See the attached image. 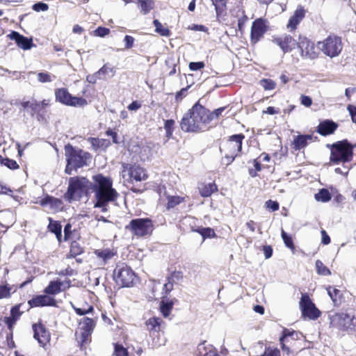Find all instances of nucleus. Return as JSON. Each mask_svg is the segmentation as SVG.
I'll return each mask as SVG.
<instances>
[{"label": "nucleus", "instance_id": "nucleus-1", "mask_svg": "<svg viewBox=\"0 0 356 356\" xmlns=\"http://www.w3.org/2000/svg\"><path fill=\"white\" fill-rule=\"evenodd\" d=\"M181 129L186 132L204 131L209 127L207 108L196 103L183 117Z\"/></svg>", "mask_w": 356, "mask_h": 356}, {"label": "nucleus", "instance_id": "nucleus-2", "mask_svg": "<svg viewBox=\"0 0 356 356\" xmlns=\"http://www.w3.org/2000/svg\"><path fill=\"white\" fill-rule=\"evenodd\" d=\"M95 182L94 191L95 193L96 203L95 207L102 208V211H107L106 205L108 202L115 201L118 194L112 187V181L102 175H97L93 177Z\"/></svg>", "mask_w": 356, "mask_h": 356}, {"label": "nucleus", "instance_id": "nucleus-3", "mask_svg": "<svg viewBox=\"0 0 356 356\" xmlns=\"http://www.w3.org/2000/svg\"><path fill=\"white\" fill-rule=\"evenodd\" d=\"M65 155L67 161L65 172L67 175H71L73 170L88 165L91 159L90 153L75 148L70 144L65 146Z\"/></svg>", "mask_w": 356, "mask_h": 356}, {"label": "nucleus", "instance_id": "nucleus-4", "mask_svg": "<svg viewBox=\"0 0 356 356\" xmlns=\"http://www.w3.org/2000/svg\"><path fill=\"white\" fill-rule=\"evenodd\" d=\"M92 185V183L86 177H71L69 180L67 191L63 197L68 202L79 200L83 193H88Z\"/></svg>", "mask_w": 356, "mask_h": 356}, {"label": "nucleus", "instance_id": "nucleus-5", "mask_svg": "<svg viewBox=\"0 0 356 356\" xmlns=\"http://www.w3.org/2000/svg\"><path fill=\"white\" fill-rule=\"evenodd\" d=\"M353 157V147L347 140L338 141L331 145L330 161L334 164L346 163Z\"/></svg>", "mask_w": 356, "mask_h": 356}, {"label": "nucleus", "instance_id": "nucleus-6", "mask_svg": "<svg viewBox=\"0 0 356 356\" xmlns=\"http://www.w3.org/2000/svg\"><path fill=\"white\" fill-rule=\"evenodd\" d=\"M330 319L332 327L341 330H356V317L353 312L336 313Z\"/></svg>", "mask_w": 356, "mask_h": 356}, {"label": "nucleus", "instance_id": "nucleus-7", "mask_svg": "<svg viewBox=\"0 0 356 356\" xmlns=\"http://www.w3.org/2000/svg\"><path fill=\"white\" fill-rule=\"evenodd\" d=\"M125 228L137 237L150 234L153 230V223L149 218H136L130 221Z\"/></svg>", "mask_w": 356, "mask_h": 356}, {"label": "nucleus", "instance_id": "nucleus-8", "mask_svg": "<svg viewBox=\"0 0 356 356\" xmlns=\"http://www.w3.org/2000/svg\"><path fill=\"white\" fill-rule=\"evenodd\" d=\"M318 48L327 56H337L342 50V42L340 37L329 35L325 40L318 42Z\"/></svg>", "mask_w": 356, "mask_h": 356}, {"label": "nucleus", "instance_id": "nucleus-9", "mask_svg": "<svg viewBox=\"0 0 356 356\" xmlns=\"http://www.w3.org/2000/svg\"><path fill=\"white\" fill-rule=\"evenodd\" d=\"M113 277L117 284L123 287H129L136 277L135 273L127 264H118L113 271Z\"/></svg>", "mask_w": 356, "mask_h": 356}, {"label": "nucleus", "instance_id": "nucleus-10", "mask_svg": "<svg viewBox=\"0 0 356 356\" xmlns=\"http://www.w3.org/2000/svg\"><path fill=\"white\" fill-rule=\"evenodd\" d=\"M55 97L57 102L67 106L83 107L88 104L84 98L74 97L69 93L66 88H63L56 90Z\"/></svg>", "mask_w": 356, "mask_h": 356}, {"label": "nucleus", "instance_id": "nucleus-11", "mask_svg": "<svg viewBox=\"0 0 356 356\" xmlns=\"http://www.w3.org/2000/svg\"><path fill=\"white\" fill-rule=\"evenodd\" d=\"M293 56H300L304 58H315L317 56V54L315 51L314 43L309 40L307 38L300 37L297 43L296 51L294 52Z\"/></svg>", "mask_w": 356, "mask_h": 356}, {"label": "nucleus", "instance_id": "nucleus-12", "mask_svg": "<svg viewBox=\"0 0 356 356\" xmlns=\"http://www.w3.org/2000/svg\"><path fill=\"white\" fill-rule=\"evenodd\" d=\"M300 308L302 315L309 319L316 320L321 315V312L316 307L307 293L302 295L300 301Z\"/></svg>", "mask_w": 356, "mask_h": 356}, {"label": "nucleus", "instance_id": "nucleus-13", "mask_svg": "<svg viewBox=\"0 0 356 356\" xmlns=\"http://www.w3.org/2000/svg\"><path fill=\"white\" fill-rule=\"evenodd\" d=\"M244 138L245 136L242 134L229 136L224 144L223 147L220 149V152L238 156L241 151L242 143Z\"/></svg>", "mask_w": 356, "mask_h": 356}, {"label": "nucleus", "instance_id": "nucleus-14", "mask_svg": "<svg viewBox=\"0 0 356 356\" xmlns=\"http://www.w3.org/2000/svg\"><path fill=\"white\" fill-rule=\"evenodd\" d=\"M95 326V321L90 318L83 317L79 321V330L80 332V340L81 345L87 343L90 340L91 335Z\"/></svg>", "mask_w": 356, "mask_h": 356}, {"label": "nucleus", "instance_id": "nucleus-15", "mask_svg": "<svg viewBox=\"0 0 356 356\" xmlns=\"http://www.w3.org/2000/svg\"><path fill=\"white\" fill-rule=\"evenodd\" d=\"M273 42L280 47L282 51L286 53L296 52L297 42L289 35H282L280 37L273 38Z\"/></svg>", "mask_w": 356, "mask_h": 356}, {"label": "nucleus", "instance_id": "nucleus-16", "mask_svg": "<svg viewBox=\"0 0 356 356\" xmlns=\"http://www.w3.org/2000/svg\"><path fill=\"white\" fill-rule=\"evenodd\" d=\"M124 171H127L128 176L131 181H141L147 179L145 170L139 165H124Z\"/></svg>", "mask_w": 356, "mask_h": 356}, {"label": "nucleus", "instance_id": "nucleus-17", "mask_svg": "<svg viewBox=\"0 0 356 356\" xmlns=\"http://www.w3.org/2000/svg\"><path fill=\"white\" fill-rule=\"evenodd\" d=\"M8 37L10 40H15L17 47L23 50H29L35 46L32 38H28L16 31H12L8 35Z\"/></svg>", "mask_w": 356, "mask_h": 356}, {"label": "nucleus", "instance_id": "nucleus-18", "mask_svg": "<svg viewBox=\"0 0 356 356\" xmlns=\"http://www.w3.org/2000/svg\"><path fill=\"white\" fill-rule=\"evenodd\" d=\"M34 338L38 341L39 344L44 347L50 340V334L46 328L41 324L33 325Z\"/></svg>", "mask_w": 356, "mask_h": 356}, {"label": "nucleus", "instance_id": "nucleus-19", "mask_svg": "<svg viewBox=\"0 0 356 356\" xmlns=\"http://www.w3.org/2000/svg\"><path fill=\"white\" fill-rule=\"evenodd\" d=\"M29 307L54 306L56 305V300L47 295L36 296L28 301Z\"/></svg>", "mask_w": 356, "mask_h": 356}, {"label": "nucleus", "instance_id": "nucleus-20", "mask_svg": "<svg viewBox=\"0 0 356 356\" xmlns=\"http://www.w3.org/2000/svg\"><path fill=\"white\" fill-rule=\"evenodd\" d=\"M300 335L301 334L298 332L293 330L291 331L288 329H284L283 330L282 336L280 339L282 350L289 355L290 350L286 343H289L291 340L295 341L298 339Z\"/></svg>", "mask_w": 356, "mask_h": 356}, {"label": "nucleus", "instance_id": "nucleus-21", "mask_svg": "<svg viewBox=\"0 0 356 356\" xmlns=\"http://www.w3.org/2000/svg\"><path fill=\"white\" fill-rule=\"evenodd\" d=\"M163 324V320L160 317L156 316L151 317L145 322V325L150 337H153L156 333L160 332Z\"/></svg>", "mask_w": 356, "mask_h": 356}, {"label": "nucleus", "instance_id": "nucleus-22", "mask_svg": "<svg viewBox=\"0 0 356 356\" xmlns=\"http://www.w3.org/2000/svg\"><path fill=\"white\" fill-rule=\"evenodd\" d=\"M314 138L312 134H302L294 137L292 145L295 150H300L306 147Z\"/></svg>", "mask_w": 356, "mask_h": 356}, {"label": "nucleus", "instance_id": "nucleus-23", "mask_svg": "<svg viewBox=\"0 0 356 356\" xmlns=\"http://www.w3.org/2000/svg\"><path fill=\"white\" fill-rule=\"evenodd\" d=\"M23 307V304L17 305L11 308L10 316L4 318V323L7 325L9 330H12L13 327L15 324L16 321L19 318L23 311H21V307Z\"/></svg>", "mask_w": 356, "mask_h": 356}, {"label": "nucleus", "instance_id": "nucleus-24", "mask_svg": "<svg viewBox=\"0 0 356 356\" xmlns=\"http://www.w3.org/2000/svg\"><path fill=\"white\" fill-rule=\"evenodd\" d=\"M337 127V124L334 122L325 120L319 123L316 131L321 136H327L333 134Z\"/></svg>", "mask_w": 356, "mask_h": 356}, {"label": "nucleus", "instance_id": "nucleus-25", "mask_svg": "<svg viewBox=\"0 0 356 356\" xmlns=\"http://www.w3.org/2000/svg\"><path fill=\"white\" fill-rule=\"evenodd\" d=\"M267 31L266 24H252L251 28V42L257 43Z\"/></svg>", "mask_w": 356, "mask_h": 356}, {"label": "nucleus", "instance_id": "nucleus-26", "mask_svg": "<svg viewBox=\"0 0 356 356\" xmlns=\"http://www.w3.org/2000/svg\"><path fill=\"white\" fill-rule=\"evenodd\" d=\"M65 288L70 286V281L60 282V281H51L49 285L45 288L44 292L49 295H56L62 291V287Z\"/></svg>", "mask_w": 356, "mask_h": 356}, {"label": "nucleus", "instance_id": "nucleus-27", "mask_svg": "<svg viewBox=\"0 0 356 356\" xmlns=\"http://www.w3.org/2000/svg\"><path fill=\"white\" fill-rule=\"evenodd\" d=\"M40 203L42 207L49 205L54 211H58L63 207V202L60 200L49 195L41 200Z\"/></svg>", "mask_w": 356, "mask_h": 356}, {"label": "nucleus", "instance_id": "nucleus-28", "mask_svg": "<svg viewBox=\"0 0 356 356\" xmlns=\"http://www.w3.org/2000/svg\"><path fill=\"white\" fill-rule=\"evenodd\" d=\"M88 141L90 143L92 149L95 151H97L99 149H104L110 144L108 140L102 138H88Z\"/></svg>", "mask_w": 356, "mask_h": 356}, {"label": "nucleus", "instance_id": "nucleus-29", "mask_svg": "<svg viewBox=\"0 0 356 356\" xmlns=\"http://www.w3.org/2000/svg\"><path fill=\"white\" fill-rule=\"evenodd\" d=\"M327 291L334 305L336 306L339 305L342 297L341 291L333 286H329L327 288Z\"/></svg>", "mask_w": 356, "mask_h": 356}, {"label": "nucleus", "instance_id": "nucleus-30", "mask_svg": "<svg viewBox=\"0 0 356 356\" xmlns=\"http://www.w3.org/2000/svg\"><path fill=\"white\" fill-rule=\"evenodd\" d=\"M199 190L201 196L207 197L211 196L215 191L218 190V188L214 183H209L207 184L202 185L199 187Z\"/></svg>", "mask_w": 356, "mask_h": 356}, {"label": "nucleus", "instance_id": "nucleus-31", "mask_svg": "<svg viewBox=\"0 0 356 356\" xmlns=\"http://www.w3.org/2000/svg\"><path fill=\"white\" fill-rule=\"evenodd\" d=\"M138 4V7L140 9L141 13L143 14L148 13L154 6L153 0H136V3Z\"/></svg>", "mask_w": 356, "mask_h": 356}, {"label": "nucleus", "instance_id": "nucleus-32", "mask_svg": "<svg viewBox=\"0 0 356 356\" xmlns=\"http://www.w3.org/2000/svg\"><path fill=\"white\" fill-rule=\"evenodd\" d=\"M22 106L24 109L31 112L32 114L42 111L40 108L42 104H39L38 102L35 100L31 102H24L22 103Z\"/></svg>", "mask_w": 356, "mask_h": 356}, {"label": "nucleus", "instance_id": "nucleus-33", "mask_svg": "<svg viewBox=\"0 0 356 356\" xmlns=\"http://www.w3.org/2000/svg\"><path fill=\"white\" fill-rule=\"evenodd\" d=\"M95 254L96 256L100 259H102L104 262H106L108 260L112 259L113 256L115 254L113 250L110 249H104V250H96L95 251Z\"/></svg>", "mask_w": 356, "mask_h": 356}, {"label": "nucleus", "instance_id": "nucleus-34", "mask_svg": "<svg viewBox=\"0 0 356 356\" xmlns=\"http://www.w3.org/2000/svg\"><path fill=\"white\" fill-rule=\"evenodd\" d=\"M173 308V302L170 301H164L162 300L160 302V312L162 314L163 316L167 318L171 313V311Z\"/></svg>", "mask_w": 356, "mask_h": 356}, {"label": "nucleus", "instance_id": "nucleus-35", "mask_svg": "<svg viewBox=\"0 0 356 356\" xmlns=\"http://www.w3.org/2000/svg\"><path fill=\"white\" fill-rule=\"evenodd\" d=\"M305 15V10L302 6H299L293 15L289 18L288 22H300Z\"/></svg>", "mask_w": 356, "mask_h": 356}, {"label": "nucleus", "instance_id": "nucleus-36", "mask_svg": "<svg viewBox=\"0 0 356 356\" xmlns=\"http://www.w3.org/2000/svg\"><path fill=\"white\" fill-rule=\"evenodd\" d=\"M218 17L223 16L226 10V0H212Z\"/></svg>", "mask_w": 356, "mask_h": 356}, {"label": "nucleus", "instance_id": "nucleus-37", "mask_svg": "<svg viewBox=\"0 0 356 356\" xmlns=\"http://www.w3.org/2000/svg\"><path fill=\"white\" fill-rule=\"evenodd\" d=\"M48 228L49 231L52 233H54L57 239L60 241V238L62 236L61 233V225L56 221L50 220V222L48 225Z\"/></svg>", "mask_w": 356, "mask_h": 356}, {"label": "nucleus", "instance_id": "nucleus-38", "mask_svg": "<svg viewBox=\"0 0 356 356\" xmlns=\"http://www.w3.org/2000/svg\"><path fill=\"white\" fill-rule=\"evenodd\" d=\"M315 199L318 202H327L331 200V195L327 189L322 188L315 194Z\"/></svg>", "mask_w": 356, "mask_h": 356}, {"label": "nucleus", "instance_id": "nucleus-39", "mask_svg": "<svg viewBox=\"0 0 356 356\" xmlns=\"http://www.w3.org/2000/svg\"><path fill=\"white\" fill-rule=\"evenodd\" d=\"M194 231L201 234V236L203 238V240H204L207 238H213L216 236V233L214 230L210 227L198 228L197 229H195Z\"/></svg>", "mask_w": 356, "mask_h": 356}, {"label": "nucleus", "instance_id": "nucleus-40", "mask_svg": "<svg viewBox=\"0 0 356 356\" xmlns=\"http://www.w3.org/2000/svg\"><path fill=\"white\" fill-rule=\"evenodd\" d=\"M315 265L318 274L324 276L330 275L331 274V271L323 264L321 261L317 260Z\"/></svg>", "mask_w": 356, "mask_h": 356}, {"label": "nucleus", "instance_id": "nucleus-41", "mask_svg": "<svg viewBox=\"0 0 356 356\" xmlns=\"http://www.w3.org/2000/svg\"><path fill=\"white\" fill-rule=\"evenodd\" d=\"M184 198L179 196H168L167 208L168 209L174 208L175 206L183 202Z\"/></svg>", "mask_w": 356, "mask_h": 356}, {"label": "nucleus", "instance_id": "nucleus-42", "mask_svg": "<svg viewBox=\"0 0 356 356\" xmlns=\"http://www.w3.org/2000/svg\"><path fill=\"white\" fill-rule=\"evenodd\" d=\"M259 84L264 88L266 90H273L276 83L274 81L268 79H263L259 81Z\"/></svg>", "mask_w": 356, "mask_h": 356}, {"label": "nucleus", "instance_id": "nucleus-43", "mask_svg": "<svg viewBox=\"0 0 356 356\" xmlns=\"http://www.w3.org/2000/svg\"><path fill=\"white\" fill-rule=\"evenodd\" d=\"M225 110V107H220V108H218L216 110H214L213 112H210L208 109H207V114H208V117L209 118V123L214 120H216L219 118V116L222 114V113Z\"/></svg>", "mask_w": 356, "mask_h": 356}, {"label": "nucleus", "instance_id": "nucleus-44", "mask_svg": "<svg viewBox=\"0 0 356 356\" xmlns=\"http://www.w3.org/2000/svg\"><path fill=\"white\" fill-rule=\"evenodd\" d=\"M114 355L115 356H128L129 353L127 348H125L122 345L115 343L114 345Z\"/></svg>", "mask_w": 356, "mask_h": 356}, {"label": "nucleus", "instance_id": "nucleus-45", "mask_svg": "<svg viewBox=\"0 0 356 356\" xmlns=\"http://www.w3.org/2000/svg\"><path fill=\"white\" fill-rule=\"evenodd\" d=\"M115 70L113 67H110L106 65H104L99 71H97V74L100 75V76L108 75L111 77L114 75Z\"/></svg>", "mask_w": 356, "mask_h": 356}, {"label": "nucleus", "instance_id": "nucleus-46", "mask_svg": "<svg viewBox=\"0 0 356 356\" xmlns=\"http://www.w3.org/2000/svg\"><path fill=\"white\" fill-rule=\"evenodd\" d=\"M282 238L285 244V245L290 248L293 250L294 249V244L293 242V240L290 236H289L284 229H282Z\"/></svg>", "mask_w": 356, "mask_h": 356}, {"label": "nucleus", "instance_id": "nucleus-47", "mask_svg": "<svg viewBox=\"0 0 356 356\" xmlns=\"http://www.w3.org/2000/svg\"><path fill=\"white\" fill-rule=\"evenodd\" d=\"M1 163L11 170H15L19 168V165L17 164V163L15 160L10 159L8 158L2 159Z\"/></svg>", "mask_w": 356, "mask_h": 356}, {"label": "nucleus", "instance_id": "nucleus-48", "mask_svg": "<svg viewBox=\"0 0 356 356\" xmlns=\"http://www.w3.org/2000/svg\"><path fill=\"white\" fill-rule=\"evenodd\" d=\"M209 344H207L206 341L200 343L197 347V356H207V350H209Z\"/></svg>", "mask_w": 356, "mask_h": 356}, {"label": "nucleus", "instance_id": "nucleus-49", "mask_svg": "<svg viewBox=\"0 0 356 356\" xmlns=\"http://www.w3.org/2000/svg\"><path fill=\"white\" fill-rule=\"evenodd\" d=\"M83 252L82 248L76 242H73L70 247V254L71 257H75L76 256L81 254Z\"/></svg>", "mask_w": 356, "mask_h": 356}, {"label": "nucleus", "instance_id": "nucleus-50", "mask_svg": "<svg viewBox=\"0 0 356 356\" xmlns=\"http://www.w3.org/2000/svg\"><path fill=\"white\" fill-rule=\"evenodd\" d=\"M156 336L152 337L153 338L152 343L154 346L159 347L161 346H164L166 343V339L165 337H161V334L160 332L156 333Z\"/></svg>", "mask_w": 356, "mask_h": 356}, {"label": "nucleus", "instance_id": "nucleus-51", "mask_svg": "<svg viewBox=\"0 0 356 356\" xmlns=\"http://www.w3.org/2000/svg\"><path fill=\"white\" fill-rule=\"evenodd\" d=\"M156 29L155 31L161 35L168 36L170 35L169 29L165 27L163 24H154Z\"/></svg>", "mask_w": 356, "mask_h": 356}, {"label": "nucleus", "instance_id": "nucleus-52", "mask_svg": "<svg viewBox=\"0 0 356 356\" xmlns=\"http://www.w3.org/2000/svg\"><path fill=\"white\" fill-rule=\"evenodd\" d=\"M37 76L38 80L40 83H49L52 81L51 74L47 72H40Z\"/></svg>", "mask_w": 356, "mask_h": 356}, {"label": "nucleus", "instance_id": "nucleus-53", "mask_svg": "<svg viewBox=\"0 0 356 356\" xmlns=\"http://www.w3.org/2000/svg\"><path fill=\"white\" fill-rule=\"evenodd\" d=\"M75 312L80 316L92 313L94 308L92 305L88 306L87 308H78L73 306Z\"/></svg>", "mask_w": 356, "mask_h": 356}, {"label": "nucleus", "instance_id": "nucleus-54", "mask_svg": "<svg viewBox=\"0 0 356 356\" xmlns=\"http://www.w3.org/2000/svg\"><path fill=\"white\" fill-rule=\"evenodd\" d=\"M32 8L36 12L46 11L49 9L48 4L43 2H38L33 5Z\"/></svg>", "mask_w": 356, "mask_h": 356}, {"label": "nucleus", "instance_id": "nucleus-55", "mask_svg": "<svg viewBox=\"0 0 356 356\" xmlns=\"http://www.w3.org/2000/svg\"><path fill=\"white\" fill-rule=\"evenodd\" d=\"M182 278L183 273L181 271H174L168 277V280H170L174 283L182 280Z\"/></svg>", "mask_w": 356, "mask_h": 356}, {"label": "nucleus", "instance_id": "nucleus-56", "mask_svg": "<svg viewBox=\"0 0 356 356\" xmlns=\"http://www.w3.org/2000/svg\"><path fill=\"white\" fill-rule=\"evenodd\" d=\"M261 356H280V353L277 348H266Z\"/></svg>", "mask_w": 356, "mask_h": 356}, {"label": "nucleus", "instance_id": "nucleus-57", "mask_svg": "<svg viewBox=\"0 0 356 356\" xmlns=\"http://www.w3.org/2000/svg\"><path fill=\"white\" fill-rule=\"evenodd\" d=\"M237 156L225 153V157L222 159V163L225 165H230L235 159Z\"/></svg>", "mask_w": 356, "mask_h": 356}, {"label": "nucleus", "instance_id": "nucleus-58", "mask_svg": "<svg viewBox=\"0 0 356 356\" xmlns=\"http://www.w3.org/2000/svg\"><path fill=\"white\" fill-rule=\"evenodd\" d=\"M266 207L272 211H275L279 209L278 202L270 200L266 202Z\"/></svg>", "mask_w": 356, "mask_h": 356}, {"label": "nucleus", "instance_id": "nucleus-59", "mask_svg": "<svg viewBox=\"0 0 356 356\" xmlns=\"http://www.w3.org/2000/svg\"><path fill=\"white\" fill-rule=\"evenodd\" d=\"M204 67L203 62H191L189 64V68L192 71L199 70Z\"/></svg>", "mask_w": 356, "mask_h": 356}, {"label": "nucleus", "instance_id": "nucleus-60", "mask_svg": "<svg viewBox=\"0 0 356 356\" xmlns=\"http://www.w3.org/2000/svg\"><path fill=\"white\" fill-rule=\"evenodd\" d=\"M95 35L100 37H104L108 34L109 29L104 27H99L95 31Z\"/></svg>", "mask_w": 356, "mask_h": 356}, {"label": "nucleus", "instance_id": "nucleus-61", "mask_svg": "<svg viewBox=\"0 0 356 356\" xmlns=\"http://www.w3.org/2000/svg\"><path fill=\"white\" fill-rule=\"evenodd\" d=\"M124 42L125 43V48L130 49L133 47L134 38L132 36L126 35L124 38Z\"/></svg>", "mask_w": 356, "mask_h": 356}, {"label": "nucleus", "instance_id": "nucleus-62", "mask_svg": "<svg viewBox=\"0 0 356 356\" xmlns=\"http://www.w3.org/2000/svg\"><path fill=\"white\" fill-rule=\"evenodd\" d=\"M104 77L100 76V75L97 74V72L92 75L87 76L86 80L90 83H95L97 82L98 79H102Z\"/></svg>", "mask_w": 356, "mask_h": 356}, {"label": "nucleus", "instance_id": "nucleus-63", "mask_svg": "<svg viewBox=\"0 0 356 356\" xmlns=\"http://www.w3.org/2000/svg\"><path fill=\"white\" fill-rule=\"evenodd\" d=\"M347 109L351 115L352 121L356 123V106L348 105Z\"/></svg>", "mask_w": 356, "mask_h": 356}, {"label": "nucleus", "instance_id": "nucleus-64", "mask_svg": "<svg viewBox=\"0 0 356 356\" xmlns=\"http://www.w3.org/2000/svg\"><path fill=\"white\" fill-rule=\"evenodd\" d=\"M142 106L141 104L138 101H134L132 103H131L128 106L127 108L131 111H136L140 108Z\"/></svg>", "mask_w": 356, "mask_h": 356}]
</instances>
